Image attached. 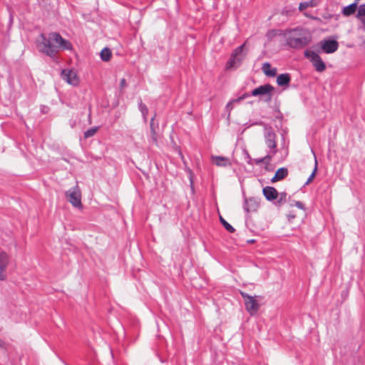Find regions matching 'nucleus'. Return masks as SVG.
Here are the masks:
<instances>
[{
	"label": "nucleus",
	"mask_w": 365,
	"mask_h": 365,
	"mask_svg": "<svg viewBox=\"0 0 365 365\" xmlns=\"http://www.w3.org/2000/svg\"><path fill=\"white\" fill-rule=\"evenodd\" d=\"M36 46L39 52L53 59L61 51L73 50L72 43L56 31L48 34H41L39 40L36 41Z\"/></svg>",
	"instance_id": "1"
},
{
	"label": "nucleus",
	"mask_w": 365,
	"mask_h": 365,
	"mask_svg": "<svg viewBox=\"0 0 365 365\" xmlns=\"http://www.w3.org/2000/svg\"><path fill=\"white\" fill-rule=\"evenodd\" d=\"M284 38L288 47L299 50L311 43L312 35L308 29L297 26L294 29H285Z\"/></svg>",
	"instance_id": "2"
},
{
	"label": "nucleus",
	"mask_w": 365,
	"mask_h": 365,
	"mask_svg": "<svg viewBox=\"0 0 365 365\" xmlns=\"http://www.w3.org/2000/svg\"><path fill=\"white\" fill-rule=\"evenodd\" d=\"M245 43L237 47L232 51L230 59L226 63V68L230 69L232 68L239 67L244 58H245L247 53L244 51Z\"/></svg>",
	"instance_id": "3"
},
{
	"label": "nucleus",
	"mask_w": 365,
	"mask_h": 365,
	"mask_svg": "<svg viewBox=\"0 0 365 365\" xmlns=\"http://www.w3.org/2000/svg\"><path fill=\"white\" fill-rule=\"evenodd\" d=\"M264 136L266 145L269 148V153L274 155L277 153V135L273 128L267 124H264Z\"/></svg>",
	"instance_id": "4"
},
{
	"label": "nucleus",
	"mask_w": 365,
	"mask_h": 365,
	"mask_svg": "<svg viewBox=\"0 0 365 365\" xmlns=\"http://www.w3.org/2000/svg\"><path fill=\"white\" fill-rule=\"evenodd\" d=\"M66 196L68 202L71 203L73 207L77 208L82 207L81 192L78 185H76L69 189L66 192Z\"/></svg>",
	"instance_id": "5"
},
{
	"label": "nucleus",
	"mask_w": 365,
	"mask_h": 365,
	"mask_svg": "<svg viewBox=\"0 0 365 365\" xmlns=\"http://www.w3.org/2000/svg\"><path fill=\"white\" fill-rule=\"evenodd\" d=\"M304 54V56L312 62L317 71L322 72L326 69L324 62L316 52L310 50H306Z\"/></svg>",
	"instance_id": "6"
},
{
	"label": "nucleus",
	"mask_w": 365,
	"mask_h": 365,
	"mask_svg": "<svg viewBox=\"0 0 365 365\" xmlns=\"http://www.w3.org/2000/svg\"><path fill=\"white\" fill-rule=\"evenodd\" d=\"M274 88L272 85L264 84L252 90L251 94H250V96H265V101L269 102L272 100V92L274 91Z\"/></svg>",
	"instance_id": "7"
},
{
	"label": "nucleus",
	"mask_w": 365,
	"mask_h": 365,
	"mask_svg": "<svg viewBox=\"0 0 365 365\" xmlns=\"http://www.w3.org/2000/svg\"><path fill=\"white\" fill-rule=\"evenodd\" d=\"M240 294L242 297V298L244 299L245 305L247 311L251 315L257 313L259 308V306L257 300L255 299V297H252L244 292H240Z\"/></svg>",
	"instance_id": "8"
},
{
	"label": "nucleus",
	"mask_w": 365,
	"mask_h": 365,
	"mask_svg": "<svg viewBox=\"0 0 365 365\" xmlns=\"http://www.w3.org/2000/svg\"><path fill=\"white\" fill-rule=\"evenodd\" d=\"M319 45L322 51L326 53H333L337 51L339 43L334 39L325 38L319 42Z\"/></svg>",
	"instance_id": "9"
},
{
	"label": "nucleus",
	"mask_w": 365,
	"mask_h": 365,
	"mask_svg": "<svg viewBox=\"0 0 365 365\" xmlns=\"http://www.w3.org/2000/svg\"><path fill=\"white\" fill-rule=\"evenodd\" d=\"M61 78L69 84L76 86L78 83L76 73L70 69H63L61 73Z\"/></svg>",
	"instance_id": "10"
},
{
	"label": "nucleus",
	"mask_w": 365,
	"mask_h": 365,
	"mask_svg": "<svg viewBox=\"0 0 365 365\" xmlns=\"http://www.w3.org/2000/svg\"><path fill=\"white\" fill-rule=\"evenodd\" d=\"M9 264V256L5 252H0V280L4 281L6 279L5 274L7 267Z\"/></svg>",
	"instance_id": "11"
},
{
	"label": "nucleus",
	"mask_w": 365,
	"mask_h": 365,
	"mask_svg": "<svg viewBox=\"0 0 365 365\" xmlns=\"http://www.w3.org/2000/svg\"><path fill=\"white\" fill-rule=\"evenodd\" d=\"M259 204L255 199L249 198L245 200L243 209L246 212H255L257 210Z\"/></svg>",
	"instance_id": "12"
},
{
	"label": "nucleus",
	"mask_w": 365,
	"mask_h": 365,
	"mask_svg": "<svg viewBox=\"0 0 365 365\" xmlns=\"http://www.w3.org/2000/svg\"><path fill=\"white\" fill-rule=\"evenodd\" d=\"M262 192L265 198L269 201H272L277 199L278 192L273 187L267 186L263 188Z\"/></svg>",
	"instance_id": "13"
},
{
	"label": "nucleus",
	"mask_w": 365,
	"mask_h": 365,
	"mask_svg": "<svg viewBox=\"0 0 365 365\" xmlns=\"http://www.w3.org/2000/svg\"><path fill=\"white\" fill-rule=\"evenodd\" d=\"M287 175L288 170L286 168H280L276 171L274 177L271 180V182H275L281 180H283L287 176Z\"/></svg>",
	"instance_id": "14"
},
{
	"label": "nucleus",
	"mask_w": 365,
	"mask_h": 365,
	"mask_svg": "<svg viewBox=\"0 0 365 365\" xmlns=\"http://www.w3.org/2000/svg\"><path fill=\"white\" fill-rule=\"evenodd\" d=\"M285 29H269L267 31L265 36L269 41H272L276 36L284 38Z\"/></svg>",
	"instance_id": "15"
},
{
	"label": "nucleus",
	"mask_w": 365,
	"mask_h": 365,
	"mask_svg": "<svg viewBox=\"0 0 365 365\" xmlns=\"http://www.w3.org/2000/svg\"><path fill=\"white\" fill-rule=\"evenodd\" d=\"M212 161L217 166L227 167L231 165L229 158L222 156H212Z\"/></svg>",
	"instance_id": "16"
},
{
	"label": "nucleus",
	"mask_w": 365,
	"mask_h": 365,
	"mask_svg": "<svg viewBox=\"0 0 365 365\" xmlns=\"http://www.w3.org/2000/svg\"><path fill=\"white\" fill-rule=\"evenodd\" d=\"M291 81L289 73H282L277 77V83L279 86H288Z\"/></svg>",
	"instance_id": "17"
},
{
	"label": "nucleus",
	"mask_w": 365,
	"mask_h": 365,
	"mask_svg": "<svg viewBox=\"0 0 365 365\" xmlns=\"http://www.w3.org/2000/svg\"><path fill=\"white\" fill-rule=\"evenodd\" d=\"M262 70L267 76L274 77L277 74V68H272L270 63L268 62L262 64Z\"/></svg>",
	"instance_id": "18"
},
{
	"label": "nucleus",
	"mask_w": 365,
	"mask_h": 365,
	"mask_svg": "<svg viewBox=\"0 0 365 365\" xmlns=\"http://www.w3.org/2000/svg\"><path fill=\"white\" fill-rule=\"evenodd\" d=\"M356 18L361 21L363 25V29L365 31V4H361L359 6Z\"/></svg>",
	"instance_id": "19"
},
{
	"label": "nucleus",
	"mask_w": 365,
	"mask_h": 365,
	"mask_svg": "<svg viewBox=\"0 0 365 365\" xmlns=\"http://www.w3.org/2000/svg\"><path fill=\"white\" fill-rule=\"evenodd\" d=\"M356 7H357L356 2H354L353 4H351L346 6L344 7L341 11V13L345 16H349L355 13Z\"/></svg>",
	"instance_id": "20"
},
{
	"label": "nucleus",
	"mask_w": 365,
	"mask_h": 365,
	"mask_svg": "<svg viewBox=\"0 0 365 365\" xmlns=\"http://www.w3.org/2000/svg\"><path fill=\"white\" fill-rule=\"evenodd\" d=\"M250 96V94L249 93H244L242 96H240L239 98H235V99H232L230 101H229L226 106V109L227 110H229L230 112V110L232 109L233 106H232V104L233 103H240L241 102L242 100L245 99L246 98L249 97Z\"/></svg>",
	"instance_id": "21"
},
{
	"label": "nucleus",
	"mask_w": 365,
	"mask_h": 365,
	"mask_svg": "<svg viewBox=\"0 0 365 365\" xmlns=\"http://www.w3.org/2000/svg\"><path fill=\"white\" fill-rule=\"evenodd\" d=\"M317 5V2L315 0H310L308 1L302 2L299 4V11H303L308 7H314Z\"/></svg>",
	"instance_id": "22"
},
{
	"label": "nucleus",
	"mask_w": 365,
	"mask_h": 365,
	"mask_svg": "<svg viewBox=\"0 0 365 365\" xmlns=\"http://www.w3.org/2000/svg\"><path fill=\"white\" fill-rule=\"evenodd\" d=\"M112 56L111 51L108 48H104L101 52V58L103 61H108Z\"/></svg>",
	"instance_id": "23"
},
{
	"label": "nucleus",
	"mask_w": 365,
	"mask_h": 365,
	"mask_svg": "<svg viewBox=\"0 0 365 365\" xmlns=\"http://www.w3.org/2000/svg\"><path fill=\"white\" fill-rule=\"evenodd\" d=\"M138 108H139V110L141 112L145 120H147V117L146 115H148V109L146 106L145 104H144L142 101L140 100L139 103H138Z\"/></svg>",
	"instance_id": "24"
},
{
	"label": "nucleus",
	"mask_w": 365,
	"mask_h": 365,
	"mask_svg": "<svg viewBox=\"0 0 365 365\" xmlns=\"http://www.w3.org/2000/svg\"><path fill=\"white\" fill-rule=\"evenodd\" d=\"M273 155H272V154H270L269 153V154H267L266 156L262 158H256V159H254L253 160L255 161V163L257 164V165H259L262 163H268L272 158Z\"/></svg>",
	"instance_id": "25"
},
{
	"label": "nucleus",
	"mask_w": 365,
	"mask_h": 365,
	"mask_svg": "<svg viewBox=\"0 0 365 365\" xmlns=\"http://www.w3.org/2000/svg\"><path fill=\"white\" fill-rule=\"evenodd\" d=\"M220 222L224 226V227L230 233H233L235 231V229L230 225L223 217H220Z\"/></svg>",
	"instance_id": "26"
},
{
	"label": "nucleus",
	"mask_w": 365,
	"mask_h": 365,
	"mask_svg": "<svg viewBox=\"0 0 365 365\" xmlns=\"http://www.w3.org/2000/svg\"><path fill=\"white\" fill-rule=\"evenodd\" d=\"M98 128V127H93V128H91L88 130H87L84 133V138H88L93 136L96 134V133L97 132Z\"/></svg>",
	"instance_id": "27"
},
{
	"label": "nucleus",
	"mask_w": 365,
	"mask_h": 365,
	"mask_svg": "<svg viewBox=\"0 0 365 365\" xmlns=\"http://www.w3.org/2000/svg\"><path fill=\"white\" fill-rule=\"evenodd\" d=\"M150 142L153 144V145H158V134L155 130L153 131H150Z\"/></svg>",
	"instance_id": "28"
},
{
	"label": "nucleus",
	"mask_w": 365,
	"mask_h": 365,
	"mask_svg": "<svg viewBox=\"0 0 365 365\" xmlns=\"http://www.w3.org/2000/svg\"><path fill=\"white\" fill-rule=\"evenodd\" d=\"M317 170V158H315L314 169L313 172L312 173V174L309 175V178L307 179L305 185H308L309 183H310L312 182V180H313V178L315 176Z\"/></svg>",
	"instance_id": "29"
},
{
	"label": "nucleus",
	"mask_w": 365,
	"mask_h": 365,
	"mask_svg": "<svg viewBox=\"0 0 365 365\" xmlns=\"http://www.w3.org/2000/svg\"><path fill=\"white\" fill-rule=\"evenodd\" d=\"M286 201V194L285 193H281L279 198L277 200V201L275 202L276 205H280L285 202Z\"/></svg>",
	"instance_id": "30"
},
{
	"label": "nucleus",
	"mask_w": 365,
	"mask_h": 365,
	"mask_svg": "<svg viewBox=\"0 0 365 365\" xmlns=\"http://www.w3.org/2000/svg\"><path fill=\"white\" fill-rule=\"evenodd\" d=\"M155 115L151 118L150 120V131H153L155 130V127H154V120H155Z\"/></svg>",
	"instance_id": "31"
},
{
	"label": "nucleus",
	"mask_w": 365,
	"mask_h": 365,
	"mask_svg": "<svg viewBox=\"0 0 365 365\" xmlns=\"http://www.w3.org/2000/svg\"><path fill=\"white\" fill-rule=\"evenodd\" d=\"M295 206L297 207L299 209H302V210L304 209V204L302 202H300V201H296L295 202Z\"/></svg>",
	"instance_id": "32"
},
{
	"label": "nucleus",
	"mask_w": 365,
	"mask_h": 365,
	"mask_svg": "<svg viewBox=\"0 0 365 365\" xmlns=\"http://www.w3.org/2000/svg\"><path fill=\"white\" fill-rule=\"evenodd\" d=\"M126 86V81L125 78H122L120 81V87L123 88Z\"/></svg>",
	"instance_id": "33"
},
{
	"label": "nucleus",
	"mask_w": 365,
	"mask_h": 365,
	"mask_svg": "<svg viewBox=\"0 0 365 365\" xmlns=\"http://www.w3.org/2000/svg\"><path fill=\"white\" fill-rule=\"evenodd\" d=\"M359 1V0H356V1H355V2H356V3H357Z\"/></svg>",
	"instance_id": "34"
}]
</instances>
